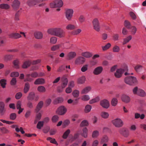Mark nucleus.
Listing matches in <instances>:
<instances>
[{
    "label": "nucleus",
    "instance_id": "obj_21",
    "mask_svg": "<svg viewBox=\"0 0 146 146\" xmlns=\"http://www.w3.org/2000/svg\"><path fill=\"white\" fill-rule=\"evenodd\" d=\"M43 103L42 101H40L38 104L35 109L36 112L38 113L42 108Z\"/></svg>",
    "mask_w": 146,
    "mask_h": 146
},
{
    "label": "nucleus",
    "instance_id": "obj_53",
    "mask_svg": "<svg viewBox=\"0 0 146 146\" xmlns=\"http://www.w3.org/2000/svg\"><path fill=\"white\" fill-rule=\"evenodd\" d=\"M109 114L107 112L105 111L102 112L101 113L102 117L105 119H106L108 117Z\"/></svg>",
    "mask_w": 146,
    "mask_h": 146
},
{
    "label": "nucleus",
    "instance_id": "obj_8",
    "mask_svg": "<svg viewBox=\"0 0 146 146\" xmlns=\"http://www.w3.org/2000/svg\"><path fill=\"white\" fill-rule=\"evenodd\" d=\"M121 100L123 102L126 103H129L131 100L130 97L125 94H122L121 97Z\"/></svg>",
    "mask_w": 146,
    "mask_h": 146
},
{
    "label": "nucleus",
    "instance_id": "obj_55",
    "mask_svg": "<svg viewBox=\"0 0 146 146\" xmlns=\"http://www.w3.org/2000/svg\"><path fill=\"white\" fill-rule=\"evenodd\" d=\"M38 91L40 92H44L46 89L44 87L42 86H39L37 88Z\"/></svg>",
    "mask_w": 146,
    "mask_h": 146
},
{
    "label": "nucleus",
    "instance_id": "obj_63",
    "mask_svg": "<svg viewBox=\"0 0 146 146\" xmlns=\"http://www.w3.org/2000/svg\"><path fill=\"white\" fill-rule=\"evenodd\" d=\"M63 101V99L62 98H57L54 101V104H56L58 103H61Z\"/></svg>",
    "mask_w": 146,
    "mask_h": 146
},
{
    "label": "nucleus",
    "instance_id": "obj_49",
    "mask_svg": "<svg viewBox=\"0 0 146 146\" xmlns=\"http://www.w3.org/2000/svg\"><path fill=\"white\" fill-rule=\"evenodd\" d=\"M124 25L125 27L128 29H130L131 27L130 22L127 20L125 21Z\"/></svg>",
    "mask_w": 146,
    "mask_h": 146
},
{
    "label": "nucleus",
    "instance_id": "obj_2",
    "mask_svg": "<svg viewBox=\"0 0 146 146\" xmlns=\"http://www.w3.org/2000/svg\"><path fill=\"white\" fill-rule=\"evenodd\" d=\"M26 78L24 80L25 82H31L33 80V78H35L38 77V74L36 72H32L31 74H27Z\"/></svg>",
    "mask_w": 146,
    "mask_h": 146
},
{
    "label": "nucleus",
    "instance_id": "obj_11",
    "mask_svg": "<svg viewBox=\"0 0 146 146\" xmlns=\"http://www.w3.org/2000/svg\"><path fill=\"white\" fill-rule=\"evenodd\" d=\"M66 108L64 106H61L58 109L57 113L60 115H63L66 112Z\"/></svg>",
    "mask_w": 146,
    "mask_h": 146
},
{
    "label": "nucleus",
    "instance_id": "obj_26",
    "mask_svg": "<svg viewBox=\"0 0 146 146\" xmlns=\"http://www.w3.org/2000/svg\"><path fill=\"white\" fill-rule=\"evenodd\" d=\"M34 36L36 38L38 39H40L42 38L43 35L41 33L38 32L35 33Z\"/></svg>",
    "mask_w": 146,
    "mask_h": 146
},
{
    "label": "nucleus",
    "instance_id": "obj_37",
    "mask_svg": "<svg viewBox=\"0 0 146 146\" xmlns=\"http://www.w3.org/2000/svg\"><path fill=\"white\" fill-rule=\"evenodd\" d=\"M88 130L86 127H84L82 129V135L84 137H86L87 136Z\"/></svg>",
    "mask_w": 146,
    "mask_h": 146
},
{
    "label": "nucleus",
    "instance_id": "obj_39",
    "mask_svg": "<svg viewBox=\"0 0 146 146\" xmlns=\"http://www.w3.org/2000/svg\"><path fill=\"white\" fill-rule=\"evenodd\" d=\"M13 56L11 55L6 54L4 56V59L5 61H7L11 60Z\"/></svg>",
    "mask_w": 146,
    "mask_h": 146
},
{
    "label": "nucleus",
    "instance_id": "obj_62",
    "mask_svg": "<svg viewBox=\"0 0 146 146\" xmlns=\"http://www.w3.org/2000/svg\"><path fill=\"white\" fill-rule=\"evenodd\" d=\"M79 21L81 23H82L85 21V18L82 15H80L78 18Z\"/></svg>",
    "mask_w": 146,
    "mask_h": 146
},
{
    "label": "nucleus",
    "instance_id": "obj_19",
    "mask_svg": "<svg viewBox=\"0 0 146 146\" xmlns=\"http://www.w3.org/2000/svg\"><path fill=\"white\" fill-rule=\"evenodd\" d=\"M9 37L10 38L17 39L21 37L20 34L17 33H12L9 35Z\"/></svg>",
    "mask_w": 146,
    "mask_h": 146
},
{
    "label": "nucleus",
    "instance_id": "obj_13",
    "mask_svg": "<svg viewBox=\"0 0 146 146\" xmlns=\"http://www.w3.org/2000/svg\"><path fill=\"white\" fill-rule=\"evenodd\" d=\"M119 133L125 137H127L129 135V133L125 128H122L120 129L119 130Z\"/></svg>",
    "mask_w": 146,
    "mask_h": 146
},
{
    "label": "nucleus",
    "instance_id": "obj_56",
    "mask_svg": "<svg viewBox=\"0 0 146 146\" xmlns=\"http://www.w3.org/2000/svg\"><path fill=\"white\" fill-rule=\"evenodd\" d=\"M19 61L17 60H14L13 62V64L14 65V67L16 68H19Z\"/></svg>",
    "mask_w": 146,
    "mask_h": 146
},
{
    "label": "nucleus",
    "instance_id": "obj_60",
    "mask_svg": "<svg viewBox=\"0 0 146 146\" xmlns=\"http://www.w3.org/2000/svg\"><path fill=\"white\" fill-rule=\"evenodd\" d=\"M17 117L16 114L15 113H11L10 115V119L11 120H14Z\"/></svg>",
    "mask_w": 146,
    "mask_h": 146
},
{
    "label": "nucleus",
    "instance_id": "obj_22",
    "mask_svg": "<svg viewBox=\"0 0 146 146\" xmlns=\"http://www.w3.org/2000/svg\"><path fill=\"white\" fill-rule=\"evenodd\" d=\"M91 87L88 86L82 89L81 92L82 94H85L88 93L91 90Z\"/></svg>",
    "mask_w": 146,
    "mask_h": 146
},
{
    "label": "nucleus",
    "instance_id": "obj_1",
    "mask_svg": "<svg viewBox=\"0 0 146 146\" xmlns=\"http://www.w3.org/2000/svg\"><path fill=\"white\" fill-rule=\"evenodd\" d=\"M125 82L130 85H134L137 83V81L136 77L129 76L126 77L124 79Z\"/></svg>",
    "mask_w": 146,
    "mask_h": 146
},
{
    "label": "nucleus",
    "instance_id": "obj_44",
    "mask_svg": "<svg viewBox=\"0 0 146 146\" xmlns=\"http://www.w3.org/2000/svg\"><path fill=\"white\" fill-rule=\"evenodd\" d=\"M70 132V130L69 129H67L64 133L62 137L64 139H66L67 138L68 135Z\"/></svg>",
    "mask_w": 146,
    "mask_h": 146
},
{
    "label": "nucleus",
    "instance_id": "obj_41",
    "mask_svg": "<svg viewBox=\"0 0 146 146\" xmlns=\"http://www.w3.org/2000/svg\"><path fill=\"white\" fill-rule=\"evenodd\" d=\"M81 99L83 101H87L90 99V97L88 95H84L81 97Z\"/></svg>",
    "mask_w": 146,
    "mask_h": 146
},
{
    "label": "nucleus",
    "instance_id": "obj_6",
    "mask_svg": "<svg viewBox=\"0 0 146 146\" xmlns=\"http://www.w3.org/2000/svg\"><path fill=\"white\" fill-rule=\"evenodd\" d=\"M65 35V32L61 28H56V36L60 38L64 37Z\"/></svg>",
    "mask_w": 146,
    "mask_h": 146
},
{
    "label": "nucleus",
    "instance_id": "obj_5",
    "mask_svg": "<svg viewBox=\"0 0 146 146\" xmlns=\"http://www.w3.org/2000/svg\"><path fill=\"white\" fill-rule=\"evenodd\" d=\"M63 3L62 1L61 0H55L54 1L50 4L51 7H60L63 5Z\"/></svg>",
    "mask_w": 146,
    "mask_h": 146
},
{
    "label": "nucleus",
    "instance_id": "obj_46",
    "mask_svg": "<svg viewBox=\"0 0 146 146\" xmlns=\"http://www.w3.org/2000/svg\"><path fill=\"white\" fill-rule=\"evenodd\" d=\"M92 109V106L89 105H87L85 106L84 109V111L85 113L89 112Z\"/></svg>",
    "mask_w": 146,
    "mask_h": 146
},
{
    "label": "nucleus",
    "instance_id": "obj_23",
    "mask_svg": "<svg viewBox=\"0 0 146 146\" xmlns=\"http://www.w3.org/2000/svg\"><path fill=\"white\" fill-rule=\"evenodd\" d=\"M45 82L44 80L42 78H38L36 79L34 82V84L36 85L41 84Z\"/></svg>",
    "mask_w": 146,
    "mask_h": 146
},
{
    "label": "nucleus",
    "instance_id": "obj_48",
    "mask_svg": "<svg viewBox=\"0 0 146 146\" xmlns=\"http://www.w3.org/2000/svg\"><path fill=\"white\" fill-rule=\"evenodd\" d=\"M60 44H58L53 46L51 47V49L52 51H54L57 50L60 47Z\"/></svg>",
    "mask_w": 146,
    "mask_h": 146
},
{
    "label": "nucleus",
    "instance_id": "obj_40",
    "mask_svg": "<svg viewBox=\"0 0 146 146\" xmlns=\"http://www.w3.org/2000/svg\"><path fill=\"white\" fill-rule=\"evenodd\" d=\"M47 140L48 141H50V142L55 145H58V143L54 138H52L50 137H48L47 138Z\"/></svg>",
    "mask_w": 146,
    "mask_h": 146
},
{
    "label": "nucleus",
    "instance_id": "obj_25",
    "mask_svg": "<svg viewBox=\"0 0 146 146\" xmlns=\"http://www.w3.org/2000/svg\"><path fill=\"white\" fill-rule=\"evenodd\" d=\"M76 28V26L72 24H69L66 27V29L70 30H73Z\"/></svg>",
    "mask_w": 146,
    "mask_h": 146
},
{
    "label": "nucleus",
    "instance_id": "obj_15",
    "mask_svg": "<svg viewBox=\"0 0 146 146\" xmlns=\"http://www.w3.org/2000/svg\"><path fill=\"white\" fill-rule=\"evenodd\" d=\"M103 70V67L100 66L96 68L94 70L93 73L96 75H98L101 74Z\"/></svg>",
    "mask_w": 146,
    "mask_h": 146
},
{
    "label": "nucleus",
    "instance_id": "obj_33",
    "mask_svg": "<svg viewBox=\"0 0 146 146\" xmlns=\"http://www.w3.org/2000/svg\"><path fill=\"white\" fill-rule=\"evenodd\" d=\"M31 64V62L29 61H25L24 62L22 67L23 68H26L30 65Z\"/></svg>",
    "mask_w": 146,
    "mask_h": 146
},
{
    "label": "nucleus",
    "instance_id": "obj_50",
    "mask_svg": "<svg viewBox=\"0 0 146 146\" xmlns=\"http://www.w3.org/2000/svg\"><path fill=\"white\" fill-rule=\"evenodd\" d=\"M57 41V38L55 36H53L50 38V42L52 44H55Z\"/></svg>",
    "mask_w": 146,
    "mask_h": 146
},
{
    "label": "nucleus",
    "instance_id": "obj_12",
    "mask_svg": "<svg viewBox=\"0 0 146 146\" xmlns=\"http://www.w3.org/2000/svg\"><path fill=\"white\" fill-rule=\"evenodd\" d=\"M62 82L61 87L62 88H64L67 84L68 80L65 76H64L61 78Z\"/></svg>",
    "mask_w": 146,
    "mask_h": 146
},
{
    "label": "nucleus",
    "instance_id": "obj_61",
    "mask_svg": "<svg viewBox=\"0 0 146 146\" xmlns=\"http://www.w3.org/2000/svg\"><path fill=\"white\" fill-rule=\"evenodd\" d=\"M0 129L1 131L4 133H6L9 132V131L4 127L1 128Z\"/></svg>",
    "mask_w": 146,
    "mask_h": 146
},
{
    "label": "nucleus",
    "instance_id": "obj_35",
    "mask_svg": "<svg viewBox=\"0 0 146 146\" xmlns=\"http://www.w3.org/2000/svg\"><path fill=\"white\" fill-rule=\"evenodd\" d=\"M143 68L142 66L137 64L134 67V69L137 72H139Z\"/></svg>",
    "mask_w": 146,
    "mask_h": 146
},
{
    "label": "nucleus",
    "instance_id": "obj_51",
    "mask_svg": "<svg viewBox=\"0 0 146 146\" xmlns=\"http://www.w3.org/2000/svg\"><path fill=\"white\" fill-rule=\"evenodd\" d=\"M120 50L119 47L117 45H115L113 47V52H118Z\"/></svg>",
    "mask_w": 146,
    "mask_h": 146
},
{
    "label": "nucleus",
    "instance_id": "obj_14",
    "mask_svg": "<svg viewBox=\"0 0 146 146\" xmlns=\"http://www.w3.org/2000/svg\"><path fill=\"white\" fill-rule=\"evenodd\" d=\"M5 104L3 102H0V114L3 115L5 113L6 110L5 108Z\"/></svg>",
    "mask_w": 146,
    "mask_h": 146
},
{
    "label": "nucleus",
    "instance_id": "obj_16",
    "mask_svg": "<svg viewBox=\"0 0 146 146\" xmlns=\"http://www.w3.org/2000/svg\"><path fill=\"white\" fill-rule=\"evenodd\" d=\"M85 58L80 56L75 61V63L77 64H83L85 61Z\"/></svg>",
    "mask_w": 146,
    "mask_h": 146
},
{
    "label": "nucleus",
    "instance_id": "obj_28",
    "mask_svg": "<svg viewBox=\"0 0 146 146\" xmlns=\"http://www.w3.org/2000/svg\"><path fill=\"white\" fill-rule=\"evenodd\" d=\"M30 88V85L28 82L25 83L24 89V92L25 93H27L29 91Z\"/></svg>",
    "mask_w": 146,
    "mask_h": 146
},
{
    "label": "nucleus",
    "instance_id": "obj_17",
    "mask_svg": "<svg viewBox=\"0 0 146 146\" xmlns=\"http://www.w3.org/2000/svg\"><path fill=\"white\" fill-rule=\"evenodd\" d=\"M20 5V3L19 1L18 0H15L13 3L12 6L14 10H17L19 8Z\"/></svg>",
    "mask_w": 146,
    "mask_h": 146
},
{
    "label": "nucleus",
    "instance_id": "obj_57",
    "mask_svg": "<svg viewBox=\"0 0 146 146\" xmlns=\"http://www.w3.org/2000/svg\"><path fill=\"white\" fill-rule=\"evenodd\" d=\"M99 135L98 131L97 130L94 131L92 134V137L94 138H97Z\"/></svg>",
    "mask_w": 146,
    "mask_h": 146
},
{
    "label": "nucleus",
    "instance_id": "obj_45",
    "mask_svg": "<svg viewBox=\"0 0 146 146\" xmlns=\"http://www.w3.org/2000/svg\"><path fill=\"white\" fill-rule=\"evenodd\" d=\"M118 101L117 98H113L111 100V105L113 106H115L117 104Z\"/></svg>",
    "mask_w": 146,
    "mask_h": 146
},
{
    "label": "nucleus",
    "instance_id": "obj_59",
    "mask_svg": "<svg viewBox=\"0 0 146 146\" xmlns=\"http://www.w3.org/2000/svg\"><path fill=\"white\" fill-rule=\"evenodd\" d=\"M131 30V32L133 35H135L136 33L137 29L136 27L134 26H132L130 29Z\"/></svg>",
    "mask_w": 146,
    "mask_h": 146
},
{
    "label": "nucleus",
    "instance_id": "obj_9",
    "mask_svg": "<svg viewBox=\"0 0 146 146\" xmlns=\"http://www.w3.org/2000/svg\"><path fill=\"white\" fill-rule=\"evenodd\" d=\"M100 105L103 108L107 109L110 106V103L106 99L102 100L100 101Z\"/></svg>",
    "mask_w": 146,
    "mask_h": 146
},
{
    "label": "nucleus",
    "instance_id": "obj_52",
    "mask_svg": "<svg viewBox=\"0 0 146 146\" xmlns=\"http://www.w3.org/2000/svg\"><path fill=\"white\" fill-rule=\"evenodd\" d=\"M81 31V29H78L74 30L73 32H72V34L74 35H77L80 33Z\"/></svg>",
    "mask_w": 146,
    "mask_h": 146
},
{
    "label": "nucleus",
    "instance_id": "obj_36",
    "mask_svg": "<svg viewBox=\"0 0 146 146\" xmlns=\"http://www.w3.org/2000/svg\"><path fill=\"white\" fill-rule=\"evenodd\" d=\"M79 91L76 90H75L73 91L72 93V94L73 97L75 98H78L79 95Z\"/></svg>",
    "mask_w": 146,
    "mask_h": 146
},
{
    "label": "nucleus",
    "instance_id": "obj_58",
    "mask_svg": "<svg viewBox=\"0 0 146 146\" xmlns=\"http://www.w3.org/2000/svg\"><path fill=\"white\" fill-rule=\"evenodd\" d=\"M43 125L44 122L43 121H39L37 124V128L39 129H40L43 126Z\"/></svg>",
    "mask_w": 146,
    "mask_h": 146
},
{
    "label": "nucleus",
    "instance_id": "obj_20",
    "mask_svg": "<svg viewBox=\"0 0 146 146\" xmlns=\"http://www.w3.org/2000/svg\"><path fill=\"white\" fill-rule=\"evenodd\" d=\"M76 54L74 52H70L68 53L67 57L68 60H71L74 58L76 56Z\"/></svg>",
    "mask_w": 146,
    "mask_h": 146
},
{
    "label": "nucleus",
    "instance_id": "obj_32",
    "mask_svg": "<svg viewBox=\"0 0 146 146\" xmlns=\"http://www.w3.org/2000/svg\"><path fill=\"white\" fill-rule=\"evenodd\" d=\"M145 93L144 91L141 89H138V92H137V95L141 96L143 97L145 95Z\"/></svg>",
    "mask_w": 146,
    "mask_h": 146
},
{
    "label": "nucleus",
    "instance_id": "obj_31",
    "mask_svg": "<svg viewBox=\"0 0 146 146\" xmlns=\"http://www.w3.org/2000/svg\"><path fill=\"white\" fill-rule=\"evenodd\" d=\"M132 37L131 35H129L126 38L124 39L123 45H124L128 43L132 39Z\"/></svg>",
    "mask_w": 146,
    "mask_h": 146
},
{
    "label": "nucleus",
    "instance_id": "obj_30",
    "mask_svg": "<svg viewBox=\"0 0 146 146\" xmlns=\"http://www.w3.org/2000/svg\"><path fill=\"white\" fill-rule=\"evenodd\" d=\"M100 100V98L99 97L97 96L95 98L90 100L89 102V103L90 104H93L98 102Z\"/></svg>",
    "mask_w": 146,
    "mask_h": 146
},
{
    "label": "nucleus",
    "instance_id": "obj_27",
    "mask_svg": "<svg viewBox=\"0 0 146 146\" xmlns=\"http://www.w3.org/2000/svg\"><path fill=\"white\" fill-rule=\"evenodd\" d=\"M86 78L84 76H82L79 78L78 80V83L79 84H83L85 82Z\"/></svg>",
    "mask_w": 146,
    "mask_h": 146
},
{
    "label": "nucleus",
    "instance_id": "obj_3",
    "mask_svg": "<svg viewBox=\"0 0 146 146\" xmlns=\"http://www.w3.org/2000/svg\"><path fill=\"white\" fill-rule=\"evenodd\" d=\"M112 123L117 127H120L123 126V121L119 118H117L112 121Z\"/></svg>",
    "mask_w": 146,
    "mask_h": 146
},
{
    "label": "nucleus",
    "instance_id": "obj_18",
    "mask_svg": "<svg viewBox=\"0 0 146 146\" xmlns=\"http://www.w3.org/2000/svg\"><path fill=\"white\" fill-rule=\"evenodd\" d=\"M39 3L37 0H29L27 2L28 5L30 7H33Z\"/></svg>",
    "mask_w": 146,
    "mask_h": 146
},
{
    "label": "nucleus",
    "instance_id": "obj_10",
    "mask_svg": "<svg viewBox=\"0 0 146 146\" xmlns=\"http://www.w3.org/2000/svg\"><path fill=\"white\" fill-rule=\"evenodd\" d=\"M73 13V11L72 9H69L67 10L66 12V17L68 20H70L72 19Z\"/></svg>",
    "mask_w": 146,
    "mask_h": 146
},
{
    "label": "nucleus",
    "instance_id": "obj_64",
    "mask_svg": "<svg viewBox=\"0 0 146 146\" xmlns=\"http://www.w3.org/2000/svg\"><path fill=\"white\" fill-rule=\"evenodd\" d=\"M17 82L16 78H13L11 81L10 84L12 86H14L16 84Z\"/></svg>",
    "mask_w": 146,
    "mask_h": 146
},
{
    "label": "nucleus",
    "instance_id": "obj_34",
    "mask_svg": "<svg viewBox=\"0 0 146 146\" xmlns=\"http://www.w3.org/2000/svg\"><path fill=\"white\" fill-rule=\"evenodd\" d=\"M35 94L33 92H31L29 93L28 96L27 97V99L29 100H34Z\"/></svg>",
    "mask_w": 146,
    "mask_h": 146
},
{
    "label": "nucleus",
    "instance_id": "obj_47",
    "mask_svg": "<svg viewBox=\"0 0 146 146\" xmlns=\"http://www.w3.org/2000/svg\"><path fill=\"white\" fill-rule=\"evenodd\" d=\"M0 7L2 9H8L10 8V6L7 4H2L0 5Z\"/></svg>",
    "mask_w": 146,
    "mask_h": 146
},
{
    "label": "nucleus",
    "instance_id": "obj_42",
    "mask_svg": "<svg viewBox=\"0 0 146 146\" xmlns=\"http://www.w3.org/2000/svg\"><path fill=\"white\" fill-rule=\"evenodd\" d=\"M82 55L86 58H89L92 56V54L89 52H83L82 54Z\"/></svg>",
    "mask_w": 146,
    "mask_h": 146
},
{
    "label": "nucleus",
    "instance_id": "obj_54",
    "mask_svg": "<svg viewBox=\"0 0 146 146\" xmlns=\"http://www.w3.org/2000/svg\"><path fill=\"white\" fill-rule=\"evenodd\" d=\"M88 125V123L87 120H83L80 124L81 127L87 126Z\"/></svg>",
    "mask_w": 146,
    "mask_h": 146
},
{
    "label": "nucleus",
    "instance_id": "obj_29",
    "mask_svg": "<svg viewBox=\"0 0 146 146\" xmlns=\"http://www.w3.org/2000/svg\"><path fill=\"white\" fill-rule=\"evenodd\" d=\"M111 44L110 43H108L104 46L102 47L103 51H104L109 49L111 46Z\"/></svg>",
    "mask_w": 146,
    "mask_h": 146
},
{
    "label": "nucleus",
    "instance_id": "obj_7",
    "mask_svg": "<svg viewBox=\"0 0 146 146\" xmlns=\"http://www.w3.org/2000/svg\"><path fill=\"white\" fill-rule=\"evenodd\" d=\"M94 29L97 31H99L100 30V26L98 20L95 18L92 21Z\"/></svg>",
    "mask_w": 146,
    "mask_h": 146
},
{
    "label": "nucleus",
    "instance_id": "obj_4",
    "mask_svg": "<svg viewBox=\"0 0 146 146\" xmlns=\"http://www.w3.org/2000/svg\"><path fill=\"white\" fill-rule=\"evenodd\" d=\"M127 67L126 66L124 69L120 68L117 69L114 73V76L116 78H119L121 77L124 72L127 70Z\"/></svg>",
    "mask_w": 146,
    "mask_h": 146
},
{
    "label": "nucleus",
    "instance_id": "obj_24",
    "mask_svg": "<svg viewBox=\"0 0 146 146\" xmlns=\"http://www.w3.org/2000/svg\"><path fill=\"white\" fill-rule=\"evenodd\" d=\"M56 28H51L48 30V33L51 35L55 36L56 34Z\"/></svg>",
    "mask_w": 146,
    "mask_h": 146
},
{
    "label": "nucleus",
    "instance_id": "obj_38",
    "mask_svg": "<svg viewBox=\"0 0 146 146\" xmlns=\"http://www.w3.org/2000/svg\"><path fill=\"white\" fill-rule=\"evenodd\" d=\"M108 137L106 135H105L101 139L100 143L102 144L104 143H107L108 142Z\"/></svg>",
    "mask_w": 146,
    "mask_h": 146
},
{
    "label": "nucleus",
    "instance_id": "obj_43",
    "mask_svg": "<svg viewBox=\"0 0 146 146\" xmlns=\"http://www.w3.org/2000/svg\"><path fill=\"white\" fill-rule=\"evenodd\" d=\"M6 80L5 79H2L0 81V84L3 88L5 87V85L6 84Z\"/></svg>",
    "mask_w": 146,
    "mask_h": 146
}]
</instances>
